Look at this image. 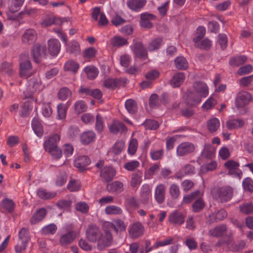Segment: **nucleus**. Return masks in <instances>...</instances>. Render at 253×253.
<instances>
[{
    "mask_svg": "<svg viewBox=\"0 0 253 253\" xmlns=\"http://www.w3.org/2000/svg\"><path fill=\"white\" fill-rule=\"evenodd\" d=\"M125 106L127 112L131 114H134L137 112V103L132 99L126 100Z\"/></svg>",
    "mask_w": 253,
    "mask_h": 253,
    "instance_id": "nucleus-38",
    "label": "nucleus"
},
{
    "mask_svg": "<svg viewBox=\"0 0 253 253\" xmlns=\"http://www.w3.org/2000/svg\"><path fill=\"white\" fill-rule=\"evenodd\" d=\"M109 129L111 133L118 134L119 132H126L127 129L126 126L118 120H114L109 126Z\"/></svg>",
    "mask_w": 253,
    "mask_h": 253,
    "instance_id": "nucleus-20",
    "label": "nucleus"
},
{
    "mask_svg": "<svg viewBox=\"0 0 253 253\" xmlns=\"http://www.w3.org/2000/svg\"><path fill=\"white\" fill-rule=\"evenodd\" d=\"M60 50V43L56 39H50L48 41V50L52 56H56Z\"/></svg>",
    "mask_w": 253,
    "mask_h": 253,
    "instance_id": "nucleus-24",
    "label": "nucleus"
},
{
    "mask_svg": "<svg viewBox=\"0 0 253 253\" xmlns=\"http://www.w3.org/2000/svg\"><path fill=\"white\" fill-rule=\"evenodd\" d=\"M84 71L86 73L87 78L89 80L94 79L98 74V70L93 66H88L86 67Z\"/></svg>",
    "mask_w": 253,
    "mask_h": 253,
    "instance_id": "nucleus-48",
    "label": "nucleus"
},
{
    "mask_svg": "<svg viewBox=\"0 0 253 253\" xmlns=\"http://www.w3.org/2000/svg\"><path fill=\"white\" fill-rule=\"evenodd\" d=\"M104 162L103 160H99L96 164L95 167L100 171V177L103 182L108 183L111 181L115 177L116 171L115 169L110 166H104Z\"/></svg>",
    "mask_w": 253,
    "mask_h": 253,
    "instance_id": "nucleus-3",
    "label": "nucleus"
},
{
    "mask_svg": "<svg viewBox=\"0 0 253 253\" xmlns=\"http://www.w3.org/2000/svg\"><path fill=\"white\" fill-rule=\"evenodd\" d=\"M38 196L44 200H48L55 198L57 193L54 191H50L46 189L40 188L37 191Z\"/></svg>",
    "mask_w": 253,
    "mask_h": 253,
    "instance_id": "nucleus-28",
    "label": "nucleus"
},
{
    "mask_svg": "<svg viewBox=\"0 0 253 253\" xmlns=\"http://www.w3.org/2000/svg\"><path fill=\"white\" fill-rule=\"evenodd\" d=\"M80 182L74 179L71 178L67 186V188L71 192L78 191L80 189Z\"/></svg>",
    "mask_w": 253,
    "mask_h": 253,
    "instance_id": "nucleus-56",
    "label": "nucleus"
},
{
    "mask_svg": "<svg viewBox=\"0 0 253 253\" xmlns=\"http://www.w3.org/2000/svg\"><path fill=\"white\" fill-rule=\"evenodd\" d=\"M146 129L156 130L159 127V123L154 120H146L143 124Z\"/></svg>",
    "mask_w": 253,
    "mask_h": 253,
    "instance_id": "nucleus-60",
    "label": "nucleus"
},
{
    "mask_svg": "<svg viewBox=\"0 0 253 253\" xmlns=\"http://www.w3.org/2000/svg\"><path fill=\"white\" fill-rule=\"evenodd\" d=\"M33 129L35 133L39 137L42 136L43 134L42 126L40 122L36 118H34L32 123Z\"/></svg>",
    "mask_w": 253,
    "mask_h": 253,
    "instance_id": "nucleus-43",
    "label": "nucleus"
},
{
    "mask_svg": "<svg viewBox=\"0 0 253 253\" xmlns=\"http://www.w3.org/2000/svg\"><path fill=\"white\" fill-rule=\"evenodd\" d=\"M131 49L135 57L143 60L148 58L147 50L142 42L133 40V45Z\"/></svg>",
    "mask_w": 253,
    "mask_h": 253,
    "instance_id": "nucleus-6",
    "label": "nucleus"
},
{
    "mask_svg": "<svg viewBox=\"0 0 253 253\" xmlns=\"http://www.w3.org/2000/svg\"><path fill=\"white\" fill-rule=\"evenodd\" d=\"M34 73L29 55L27 53L21 54L19 55V76L27 79L31 77Z\"/></svg>",
    "mask_w": 253,
    "mask_h": 253,
    "instance_id": "nucleus-2",
    "label": "nucleus"
},
{
    "mask_svg": "<svg viewBox=\"0 0 253 253\" xmlns=\"http://www.w3.org/2000/svg\"><path fill=\"white\" fill-rule=\"evenodd\" d=\"M67 102L66 104L60 103L57 105V117L60 120H64L66 118L68 107L70 104Z\"/></svg>",
    "mask_w": 253,
    "mask_h": 253,
    "instance_id": "nucleus-40",
    "label": "nucleus"
},
{
    "mask_svg": "<svg viewBox=\"0 0 253 253\" xmlns=\"http://www.w3.org/2000/svg\"><path fill=\"white\" fill-rule=\"evenodd\" d=\"M74 109L78 114H80L86 111L87 105L83 100H79L74 104Z\"/></svg>",
    "mask_w": 253,
    "mask_h": 253,
    "instance_id": "nucleus-64",
    "label": "nucleus"
},
{
    "mask_svg": "<svg viewBox=\"0 0 253 253\" xmlns=\"http://www.w3.org/2000/svg\"><path fill=\"white\" fill-rule=\"evenodd\" d=\"M196 150L195 145L190 142H184L180 143L177 147V156L182 157L193 153Z\"/></svg>",
    "mask_w": 253,
    "mask_h": 253,
    "instance_id": "nucleus-5",
    "label": "nucleus"
},
{
    "mask_svg": "<svg viewBox=\"0 0 253 253\" xmlns=\"http://www.w3.org/2000/svg\"><path fill=\"white\" fill-rule=\"evenodd\" d=\"M215 150L210 144H205L202 152V156L206 158H211L213 156Z\"/></svg>",
    "mask_w": 253,
    "mask_h": 253,
    "instance_id": "nucleus-50",
    "label": "nucleus"
},
{
    "mask_svg": "<svg viewBox=\"0 0 253 253\" xmlns=\"http://www.w3.org/2000/svg\"><path fill=\"white\" fill-rule=\"evenodd\" d=\"M91 17L94 21H98L99 26H105L108 23L105 14L101 12L100 8L98 7H96L92 9Z\"/></svg>",
    "mask_w": 253,
    "mask_h": 253,
    "instance_id": "nucleus-13",
    "label": "nucleus"
},
{
    "mask_svg": "<svg viewBox=\"0 0 253 253\" xmlns=\"http://www.w3.org/2000/svg\"><path fill=\"white\" fill-rule=\"evenodd\" d=\"M79 68V64L73 60H69L66 62L64 65V69L66 71H70L75 74Z\"/></svg>",
    "mask_w": 253,
    "mask_h": 253,
    "instance_id": "nucleus-47",
    "label": "nucleus"
},
{
    "mask_svg": "<svg viewBox=\"0 0 253 253\" xmlns=\"http://www.w3.org/2000/svg\"><path fill=\"white\" fill-rule=\"evenodd\" d=\"M37 39V33L33 29H27L22 36V41L23 43L27 44L33 43Z\"/></svg>",
    "mask_w": 253,
    "mask_h": 253,
    "instance_id": "nucleus-17",
    "label": "nucleus"
},
{
    "mask_svg": "<svg viewBox=\"0 0 253 253\" xmlns=\"http://www.w3.org/2000/svg\"><path fill=\"white\" fill-rule=\"evenodd\" d=\"M203 97L197 94L194 91L189 93L187 98V103L191 106H195L201 102V98Z\"/></svg>",
    "mask_w": 253,
    "mask_h": 253,
    "instance_id": "nucleus-33",
    "label": "nucleus"
},
{
    "mask_svg": "<svg viewBox=\"0 0 253 253\" xmlns=\"http://www.w3.org/2000/svg\"><path fill=\"white\" fill-rule=\"evenodd\" d=\"M146 3L147 0H127L126 3L130 10L136 12L141 11Z\"/></svg>",
    "mask_w": 253,
    "mask_h": 253,
    "instance_id": "nucleus-16",
    "label": "nucleus"
},
{
    "mask_svg": "<svg viewBox=\"0 0 253 253\" xmlns=\"http://www.w3.org/2000/svg\"><path fill=\"white\" fill-rule=\"evenodd\" d=\"M46 211L43 208L40 209L38 210L32 217L30 222L32 224H35L37 223L42 221L45 216Z\"/></svg>",
    "mask_w": 253,
    "mask_h": 253,
    "instance_id": "nucleus-35",
    "label": "nucleus"
},
{
    "mask_svg": "<svg viewBox=\"0 0 253 253\" xmlns=\"http://www.w3.org/2000/svg\"><path fill=\"white\" fill-rule=\"evenodd\" d=\"M193 91L203 97H206L209 94V88L207 85L204 82H196L193 85Z\"/></svg>",
    "mask_w": 253,
    "mask_h": 253,
    "instance_id": "nucleus-18",
    "label": "nucleus"
},
{
    "mask_svg": "<svg viewBox=\"0 0 253 253\" xmlns=\"http://www.w3.org/2000/svg\"><path fill=\"white\" fill-rule=\"evenodd\" d=\"M125 80L120 79H107L104 81V86L109 89H114L125 84Z\"/></svg>",
    "mask_w": 253,
    "mask_h": 253,
    "instance_id": "nucleus-26",
    "label": "nucleus"
},
{
    "mask_svg": "<svg viewBox=\"0 0 253 253\" xmlns=\"http://www.w3.org/2000/svg\"><path fill=\"white\" fill-rule=\"evenodd\" d=\"M185 216L178 211L171 213L169 216V221L171 224L180 225L184 222Z\"/></svg>",
    "mask_w": 253,
    "mask_h": 253,
    "instance_id": "nucleus-23",
    "label": "nucleus"
},
{
    "mask_svg": "<svg viewBox=\"0 0 253 253\" xmlns=\"http://www.w3.org/2000/svg\"><path fill=\"white\" fill-rule=\"evenodd\" d=\"M160 164L156 163L151 165L145 172V176L151 178L160 169Z\"/></svg>",
    "mask_w": 253,
    "mask_h": 253,
    "instance_id": "nucleus-59",
    "label": "nucleus"
},
{
    "mask_svg": "<svg viewBox=\"0 0 253 253\" xmlns=\"http://www.w3.org/2000/svg\"><path fill=\"white\" fill-rule=\"evenodd\" d=\"M114 222V223L110 222H105L103 224V228H106L110 232L111 229H113L117 233L118 231H123L126 230V225L121 219H116Z\"/></svg>",
    "mask_w": 253,
    "mask_h": 253,
    "instance_id": "nucleus-12",
    "label": "nucleus"
},
{
    "mask_svg": "<svg viewBox=\"0 0 253 253\" xmlns=\"http://www.w3.org/2000/svg\"><path fill=\"white\" fill-rule=\"evenodd\" d=\"M227 233V227L224 224L216 226L209 230V234L211 236L219 237L223 236Z\"/></svg>",
    "mask_w": 253,
    "mask_h": 253,
    "instance_id": "nucleus-31",
    "label": "nucleus"
},
{
    "mask_svg": "<svg viewBox=\"0 0 253 253\" xmlns=\"http://www.w3.org/2000/svg\"><path fill=\"white\" fill-rule=\"evenodd\" d=\"M207 128L211 132L216 131L220 126V122L216 118H213L207 121Z\"/></svg>",
    "mask_w": 253,
    "mask_h": 253,
    "instance_id": "nucleus-41",
    "label": "nucleus"
},
{
    "mask_svg": "<svg viewBox=\"0 0 253 253\" xmlns=\"http://www.w3.org/2000/svg\"><path fill=\"white\" fill-rule=\"evenodd\" d=\"M195 171V168L194 166L186 164L175 175V177L177 179H181L182 177L193 174Z\"/></svg>",
    "mask_w": 253,
    "mask_h": 253,
    "instance_id": "nucleus-34",
    "label": "nucleus"
},
{
    "mask_svg": "<svg viewBox=\"0 0 253 253\" xmlns=\"http://www.w3.org/2000/svg\"><path fill=\"white\" fill-rule=\"evenodd\" d=\"M76 233L75 231H71L63 235L60 237L59 242L61 246H66L71 244L76 238Z\"/></svg>",
    "mask_w": 253,
    "mask_h": 253,
    "instance_id": "nucleus-30",
    "label": "nucleus"
},
{
    "mask_svg": "<svg viewBox=\"0 0 253 253\" xmlns=\"http://www.w3.org/2000/svg\"><path fill=\"white\" fill-rule=\"evenodd\" d=\"M211 45V41L207 38L204 39L197 43H195V46L197 47L207 50L210 49Z\"/></svg>",
    "mask_w": 253,
    "mask_h": 253,
    "instance_id": "nucleus-51",
    "label": "nucleus"
},
{
    "mask_svg": "<svg viewBox=\"0 0 253 253\" xmlns=\"http://www.w3.org/2000/svg\"><path fill=\"white\" fill-rule=\"evenodd\" d=\"M156 16L148 12H144L140 14V24L142 27L150 29L153 27L151 20L156 19Z\"/></svg>",
    "mask_w": 253,
    "mask_h": 253,
    "instance_id": "nucleus-14",
    "label": "nucleus"
},
{
    "mask_svg": "<svg viewBox=\"0 0 253 253\" xmlns=\"http://www.w3.org/2000/svg\"><path fill=\"white\" fill-rule=\"evenodd\" d=\"M60 140V136L58 134H54L50 136L43 143L45 151L58 146V143Z\"/></svg>",
    "mask_w": 253,
    "mask_h": 253,
    "instance_id": "nucleus-22",
    "label": "nucleus"
},
{
    "mask_svg": "<svg viewBox=\"0 0 253 253\" xmlns=\"http://www.w3.org/2000/svg\"><path fill=\"white\" fill-rule=\"evenodd\" d=\"M174 238L172 237H167L166 239L157 241L154 244V248L157 249L161 247H164L172 244Z\"/></svg>",
    "mask_w": 253,
    "mask_h": 253,
    "instance_id": "nucleus-52",
    "label": "nucleus"
},
{
    "mask_svg": "<svg viewBox=\"0 0 253 253\" xmlns=\"http://www.w3.org/2000/svg\"><path fill=\"white\" fill-rule=\"evenodd\" d=\"M240 211L244 214H249L253 213V204L247 203L239 206Z\"/></svg>",
    "mask_w": 253,
    "mask_h": 253,
    "instance_id": "nucleus-57",
    "label": "nucleus"
},
{
    "mask_svg": "<svg viewBox=\"0 0 253 253\" xmlns=\"http://www.w3.org/2000/svg\"><path fill=\"white\" fill-rule=\"evenodd\" d=\"M166 192V187L164 184L161 183L156 186L155 190V199L158 204H162L165 201Z\"/></svg>",
    "mask_w": 253,
    "mask_h": 253,
    "instance_id": "nucleus-19",
    "label": "nucleus"
},
{
    "mask_svg": "<svg viewBox=\"0 0 253 253\" xmlns=\"http://www.w3.org/2000/svg\"><path fill=\"white\" fill-rule=\"evenodd\" d=\"M31 54L35 62L41 63L42 54H46V47L44 46H41L39 43L35 44L32 47Z\"/></svg>",
    "mask_w": 253,
    "mask_h": 253,
    "instance_id": "nucleus-8",
    "label": "nucleus"
},
{
    "mask_svg": "<svg viewBox=\"0 0 253 253\" xmlns=\"http://www.w3.org/2000/svg\"><path fill=\"white\" fill-rule=\"evenodd\" d=\"M143 173L141 171H137L131 174L130 184L134 188L139 185L142 181Z\"/></svg>",
    "mask_w": 253,
    "mask_h": 253,
    "instance_id": "nucleus-36",
    "label": "nucleus"
},
{
    "mask_svg": "<svg viewBox=\"0 0 253 253\" xmlns=\"http://www.w3.org/2000/svg\"><path fill=\"white\" fill-rule=\"evenodd\" d=\"M1 207L6 211L10 212L14 208V204L12 200L5 199L0 203Z\"/></svg>",
    "mask_w": 253,
    "mask_h": 253,
    "instance_id": "nucleus-62",
    "label": "nucleus"
},
{
    "mask_svg": "<svg viewBox=\"0 0 253 253\" xmlns=\"http://www.w3.org/2000/svg\"><path fill=\"white\" fill-rule=\"evenodd\" d=\"M104 233L103 234L99 228L96 225L89 226L86 234L87 239L92 242H97L98 248L99 250L110 246L113 237L110 231L104 228Z\"/></svg>",
    "mask_w": 253,
    "mask_h": 253,
    "instance_id": "nucleus-1",
    "label": "nucleus"
},
{
    "mask_svg": "<svg viewBox=\"0 0 253 253\" xmlns=\"http://www.w3.org/2000/svg\"><path fill=\"white\" fill-rule=\"evenodd\" d=\"M163 42V39L160 37L155 38L150 42L148 46L149 51H152L159 48Z\"/></svg>",
    "mask_w": 253,
    "mask_h": 253,
    "instance_id": "nucleus-53",
    "label": "nucleus"
},
{
    "mask_svg": "<svg viewBox=\"0 0 253 253\" xmlns=\"http://www.w3.org/2000/svg\"><path fill=\"white\" fill-rule=\"evenodd\" d=\"M61 20L58 17L51 16L46 17L42 22V25L44 26H49L52 24H61Z\"/></svg>",
    "mask_w": 253,
    "mask_h": 253,
    "instance_id": "nucleus-49",
    "label": "nucleus"
},
{
    "mask_svg": "<svg viewBox=\"0 0 253 253\" xmlns=\"http://www.w3.org/2000/svg\"><path fill=\"white\" fill-rule=\"evenodd\" d=\"M42 82L39 77L31 79L29 82V85L26 90V98L32 97L33 94L40 90Z\"/></svg>",
    "mask_w": 253,
    "mask_h": 253,
    "instance_id": "nucleus-7",
    "label": "nucleus"
},
{
    "mask_svg": "<svg viewBox=\"0 0 253 253\" xmlns=\"http://www.w3.org/2000/svg\"><path fill=\"white\" fill-rule=\"evenodd\" d=\"M247 59V57L245 55L233 57L230 60V64L232 66H238L245 63Z\"/></svg>",
    "mask_w": 253,
    "mask_h": 253,
    "instance_id": "nucleus-58",
    "label": "nucleus"
},
{
    "mask_svg": "<svg viewBox=\"0 0 253 253\" xmlns=\"http://www.w3.org/2000/svg\"><path fill=\"white\" fill-rule=\"evenodd\" d=\"M245 125V122L241 119H232L226 122V125L229 129H233L239 127H242Z\"/></svg>",
    "mask_w": 253,
    "mask_h": 253,
    "instance_id": "nucleus-39",
    "label": "nucleus"
},
{
    "mask_svg": "<svg viewBox=\"0 0 253 253\" xmlns=\"http://www.w3.org/2000/svg\"><path fill=\"white\" fill-rule=\"evenodd\" d=\"M251 99V95L250 93L245 91H241L238 93L236 100V106L239 108L246 106Z\"/></svg>",
    "mask_w": 253,
    "mask_h": 253,
    "instance_id": "nucleus-11",
    "label": "nucleus"
},
{
    "mask_svg": "<svg viewBox=\"0 0 253 253\" xmlns=\"http://www.w3.org/2000/svg\"><path fill=\"white\" fill-rule=\"evenodd\" d=\"M224 167L228 170V174L234 175L240 179L242 177L243 173L239 169V164L233 160H229L224 164Z\"/></svg>",
    "mask_w": 253,
    "mask_h": 253,
    "instance_id": "nucleus-9",
    "label": "nucleus"
},
{
    "mask_svg": "<svg viewBox=\"0 0 253 253\" xmlns=\"http://www.w3.org/2000/svg\"><path fill=\"white\" fill-rule=\"evenodd\" d=\"M174 62L175 67L179 70H186L189 67L188 61L183 56H178L176 57Z\"/></svg>",
    "mask_w": 253,
    "mask_h": 253,
    "instance_id": "nucleus-37",
    "label": "nucleus"
},
{
    "mask_svg": "<svg viewBox=\"0 0 253 253\" xmlns=\"http://www.w3.org/2000/svg\"><path fill=\"white\" fill-rule=\"evenodd\" d=\"M200 191L197 190L183 197L182 203L183 204H188L199 196Z\"/></svg>",
    "mask_w": 253,
    "mask_h": 253,
    "instance_id": "nucleus-55",
    "label": "nucleus"
},
{
    "mask_svg": "<svg viewBox=\"0 0 253 253\" xmlns=\"http://www.w3.org/2000/svg\"><path fill=\"white\" fill-rule=\"evenodd\" d=\"M227 216L226 211L224 210H220L216 213H213L210 215L209 218L211 221H217L222 220Z\"/></svg>",
    "mask_w": 253,
    "mask_h": 253,
    "instance_id": "nucleus-44",
    "label": "nucleus"
},
{
    "mask_svg": "<svg viewBox=\"0 0 253 253\" xmlns=\"http://www.w3.org/2000/svg\"><path fill=\"white\" fill-rule=\"evenodd\" d=\"M105 212L108 215H120L123 213L122 209L115 205L108 206L105 209Z\"/></svg>",
    "mask_w": 253,
    "mask_h": 253,
    "instance_id": "nucleus-46",
    "label": "nucleus"
},
{
    "mask_svg": "<svg viewBox=\"0 0 253 253\" xmlns=\"http://www.w3.org/2000/svg\"><path fill=\"white\" fill-rule=\"evenodd\" d=\"M151 198V189L148 184L142 185L140 190V200L144 204L148 203Z\"/></svg>",
    "mask_w": 253,
    "mask_h": 253,
    "instance_id": "nucleus-21",
    "label": "nucleus"
},
{
    "mask_svg": "<svg viewBox=\"0 0 253 253\" xmlns=\"http://www.w3.org/2000/svg\"><path fill=\"white\" fill-rule=\"evenodd\" d=\"M233 193V188L229 186L218 188L212 192L213 197L222 203L231 200Z\"/></svg>",
    "mask_w": 253,
    "mask_h": 253,
    "instance_id": "nucleus-4",
    "label": "nucleus"
},
{
    "mask_svg": "<svg viewBox=\"0 0 253 253\" xmlns=\"http://www.w3.org/2000/svg\"><path fill=\"white\" fill-rule=\"evenodd\" d=\"M29 229L27 228H22L19 232V237L22 242L28 243L30 240Z\"/></svg>",
    "mask_w": 253,
    "mask_h": 253,
    "instance_id": "nucleus-61",
    "label": "nucleus"
},
{
    "mask_svg": "<svg viewBox=\"0 0 253 253\" xmlns=\"http://www.w3.org/2000/svg\"><path fill=\"white\" fill-rule=\"evenodd\" d=\"M67 52L74 54H78L81 51L80 44L76 41H72L67 45Z\"/></svg>",
    "mask_w": 253,
    "mask_h": 253,
    "instance_id": "nucleus-45",
    "label": "nucleus"
},
{
    "mask_svg": "<svg viewBox=\"0 0 253 253\" xmlns=\"http://www.w3.org/2000/svg\"><path fill=\"white\" fill-rule=\"evenodd\" d=\"M96 138V134L93 131L88 130L83 132L80 136V140L84 145H87L93 142Z\"/></svg>",
    "mask_w": 253,
    "mask_h": 253,
    "instance_id": "nucleus-27",
    "label": "nucleus"
},
{
    "mask_svg": "<svg viewBox=\"0 0 253 253\" xmlns=\"http://www.w3.org/2000/svg\"><path fill=\"white\" fill-rule=\"evenodd\" d=\"M107 191L110 193H120L124 190V184L119 181H115L106 186Z\"/></svg>",
    "mask_w": 253,
    "mask_h": 253,
    "instance_id": "nucleus-25",
    "label": "nucleus"
},
{
    "mask_svg": "<svg viewBox=\"0 0 253 253\" xmlns=\"http://www.w3.org/2000/svg\"><path fill=\"white\" fill-rule=\"evenodd\" d=\"M144 227L139 222H135L129 226V235L132 238H137L144 234Z\"/></svg>",
    "mask_w": 253,
    "mask_h": 253,
    "instance_id": "nucleus-10",
    "label": "nucleus"
},
{
    "mask_svg": "<svg viewBox=\"0 0 253 253\" xmlns=\"http://www.w3.org/2000/svg\"><path fill=\"white\" fill-rule=\"evenodd\" d=\"M185 79V76L183 73L177 72L175 74L171 80L170 84L174 87L180 86Z\"/></svg>",
    "mask_w": 253,
    "mask_h": 253,
    "instance_id": "nucleus-32",
    "label": "nucleus"
},
{
    "mask_svg": "<svg viewBox=\"0 0 253 253\" xmlns=\"http://www.w3.org/2000/svg\"><path fill=\"white\" fill-rule=\"evenodd\" d=\"M169 192L171 197L173 199L178 198L180 194L179 186L175 184H172L169 188Z\"/></svg>",
    "mask_w": 253,
    "mask_h": 253,
    "instance_id": "nucleus-54",
    "label": "nucleus"
},
{
    "mask_svg": "<svg viewBox=\"0 0 253 253\" xmlns=\"http://www.w3.org/2000/svg\"><path fill=\"white\" fill-rule=\"evenodd\" d=\"M91 163L90 159L87 156L78 157L74 161V166L80 171H84L87 169V166Z\"/></svg>",
    "mask_w": 253,
    "mask_h": 253,
    "instance_id": "nucleus-15",
    "label": "nucleus"
},
{
    "mask_svg": "<svg viewBox=\"0 0 253 253\" xmlns=\"http://www.w3.org/2000/svg\"><path fill=\"white\" fill-rule=\"evenodd\" d=\"M205 207V203L203 200L199 198L192 205V210L195 212H199L201 211Z\"/></svg>",
    "mask_w": 253,
    "mask_h": 253,
    "instance_id": "nucleus-63",
    "label": "nucleus"
},
{
    "mask_svg": "<svg viewBox=\"0 0 253 253\" xmlns=\"http://www.w3.org/2000/svg\"><path fill=\"white\" fill-rule=\"evenodd\" d=\"M97 53V50L92 47L85 49L83 52V57L86 61H90L94 58Z\"/></svg>",
    "mask_w": 253,
    "mask_h": 253,
    "instance_id": "nucleus-42",
    "label": "nucleus"
},
{
    "mask_svg": "<svg viewBox=\"0 0 253 253\" xmlns=\"http://www.w3.org/2000/svg\"><path fill=\"white\" fill-rule=\"evenodd\" d=\"M110 43L113 47L119 48L128 45L127 39L120 36H115L110 40Z\"/></svg>",
    "mask_w": 253,
    "mask_h": 253,
    "instance_id": "nucleus-29",
    "label": "nucleus"
}]
</instances>
